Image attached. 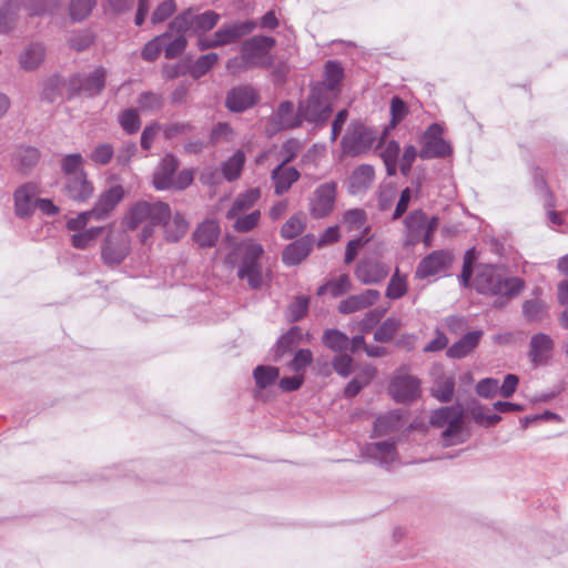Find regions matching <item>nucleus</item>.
<instances>
[{"instance_id": "1", "label": "nucleus", "mask_w": 568, "mask_h": 568, "mask_svg": "<svg viewBox=\"0 0 568 568\" xmlns=\"http://www.w3.org/2000/svg\"><path fill=\"white\" fill-rule=\"evenodd\" d=\"M171 215L170 206L161 201H138L125 213L122 225L126 230L141 227L140 242L145 244L154 233V229Z\"/></svg>"}, {"instance_id": "2", "label": "nucleus", "mask_w": 568, "mask_h": 568, "mask_svg": "<svg viewBox=\"0 0 568 568\" xmlns=\"http://www.w3.org/2000/svg\"><path fill=\"white\" fill-rule=\"evenodd\" d=\"M475 288L483 294L513 297L521 292L524 282L518 277H509L491 265L479 268L474 281Z\"/></svg>"}, {"instance_id": "3", "label": "nucleus", "mask_w": 568, "mask_h": 568, "mask_svg": "<svg viewBox=\"0 0 568 568\" xmlns=\"http://www.w3.org/2000/svg\"><path fill=\"white\" fill-rule=\"evenodd\" d=\"M241 263L237 270L240 280L246 281L253 290L264 285L265 273L261 262L264 253L263 246L254 241H248L241 246Z\"/></svg>"}, {"instance_id": "4", "label": "nucleus", "mask_w": 568, "mask_h": 568, "mask_svg": "<svg viewBox=\"0 0 568 568\" xmlns=\"http://www.w3.org/2000/svg\"><path fill=\"white\" fill-rule=\"evenodd\" d=\"M463 417L464 412L460 406L442 407L433 413L432 425L445 427L443 440L446 446L457 445L465 440Z\"/></svg>"}, {"instance_id": "5", "label": "nucleus", "mask_w": 568, "mask_h": 568, "mask_svg": "<svg viewBox=\"0 0 568 568\" xmlns=\"http://www.w3.org/2000/svg\"><path fill=\"white\" fill-rule=\"evenodd\" d=\"M438 223L437 216L428 220L422 210L410 212L404 220V245L412 246L423 241L426 246H430Z\"/></svg>"}, {"instance_id": "6", "label": "nucleus", "mask_w": 568, "mask_h": 568, "mask_svg": "<svg viewBox=\"0 0 568 568\" xmlns=\"http://www.w3.org/2000/svg\"><path fill=\"white\" fill-rule=\"evenodd\" d=\"M332 113L331 98L324 92V85H314L310 97L300 104V115L303 121L323 124Z\"/></svg>"}, {"instance_id": "7", "label": "nucleus", "mask_w": 568, "mask_h": 568, "mask_svg": "<svg viewBox=\"0 0 568 568\" xmlns=\"http://www.w3.org/2000/svg\"><path fill=\"white\" fill-rule=\"evenodd\" d=\"M219 20L220 14L211 10L200 14L186 10L171 22L170 29L176 32L203 33L213 29Z\"/></svg>"}, {"instance_id": "8", "label": "nucleus", "mask_w": 568, "mask_h": 568, "mask_svg": "<svg viewBox=\"0 0 568 568\" xmlns=\"http://www.w3.org/2000/svg\"><path fill=\"white\" fill-rule=\"evenodd\" d=\"M276 41L272 37L255 36L242 43L241 50L248 64L253 68L271 67L273 58L271 50L274 48Z\"/></svg>"}, {"instance_id": "9", "label": "nucleus", "mask_w": 568, "mask_h": 568, "mask_svg": "<svg viewBox=\"0 0 568 568\" xmlns=\"http://www.w3.org/2000/svg\"><path fill=\"white\" fill-rule=\"evenodd\" d=\"M376 140L377 132L375 130L361 123H354L343 138V151L348 155L355 156L369 151Z\"/></svg>"}, {"instance_id": "10", "label": "nucleus", "mask_w": 568, "mask_h": 568, "mask_svg": "<svg viewBox=\"0 0 568 568\" xmlns=\"http://www.w3.org/2000/svg\"><path fill=\"white\" fill-rule=\"evenodd\" d=\"M389 393L396 402H413L420 394L419 381L409 374L407 367H400L389 384Z\"/></svg>"}, {"instance_id": "11", "label": "nucleus", "mask_w": 568, "mask_h": 568, "mask_svg": "<svg viewBox=\"0 0 568 568\" xmlns=\"http://www.w3.org/2000/svg\"><path fill=\"white\" fill-rule=\"evenodd\" d=\"M337 193L335 182L320 184L310 199V212L312 216L322 219L327 216L334 209Z\"/></svg>"}, {"instance_id": "12", "label": "nucleus", "mask_w": 568, "mask_h": 568, "mask_svg": "<svg viewBox=\"0 0 568 568\" xmlns=\"http://www.w3.org/2000/svg\"><path fill=\"white\" fill-rule=\"evenodd\" d=\"M130 252V240L123 232H110L105 237L101 256L108 265H119Z\"/></svg>"}, {"instance_id": "13", "label": "nucleus", "mask_w": 568, "mask_h": 568, "mask_svg": "<svg viewBox=\"0 0 568 568\" xmlns=\"http://www.w3.org/2000/svg\"><path fill=\"white\" fill-rule=\"evenodd\" d=\"M450 152V144L443 139V128L437 123L432 124L423 135L419 156L422 159L444 158Z\"/></svg>"}, {"instance_id": "14", "label": "nucleus", "mask_w": 568, "mask_h": 568, "mask_svg": "<svg viewBox=\"0 0 568 568\" xmlns=\"http://www.w3.org/2000/svg\"><path fill=\"white\" fill-rule=\"evenodd\" d=\"M106 70L102 67L94 69L88 74H75L70 81V89L73 92H83L89 97L100 94L105 85Z\"/></svg>"}, {"instance_id": "15", "label": "nucleus", "mask_w": 568, "mask_h": 568, "mask_svg": "<svg viewBox=\"0 0 568 568\" xmlns=\"http://www.w3.org/2000/svg\"><path fill=\"white\" fill-rule=\"evenodd\" d=\"M555 349L554 339L546 333L534 334L529 341L528 357L534 367L547 365Z\"/></svg>"}, {"instance_id": "16", "label": "nucleus", "mask_w": 568, "mask_h": 568, "mask_svg": "<svg viewBox=\"0 0 568 568\" xmlns=\"http://www.w3.org/2000/svg\"><path fill=\"white\" fill-rule=\"evenodd\" d=\"M452 261L453 255L449 251H435L419 262L416 270V276L419 278H427L429 276L440 274L448 270Z\"/></svg>"}, {"instance_id": "17", "label": "nucleus", "mask_w": 568, "mask_h": 568, "mask_svg": "<svg viewBox=\"0 0 568 568\" xmlns=\"http://www.w3.org/2000/svg\"><path fill=\"white\" fill-rule=\"evenodd\" d=\"M124 196V190L120 184L112 185L106 191L100 194L95 202L92 213L95 221L105 220L110 213L116 207Z\"/></svg>"}, {"instance_id": "18", "label": "nucleus", "mask_w": 568, "mask_h": 568, "mask_svg": "<svg viewBox=\"0 0 568 568\" xmlns=\"http://www.w3.org/2000/svg\"><path fill=\"white\" fill-rule=\"evenodd\" d=\"M315 237L313 235H305L288 244L283 253L282 261L287 266L300 264L306 258L313 250Z\"/></svg>"}, {"instance_id": "19", "label": "nucleus", "mask_w": 568, "mask_h": 568, "mask_svg": "<svg viewBox=\"0 0 568 568\" xmlns=\"http://www.w3.org/2000/svg\"><path fill=\"white\" fill-rule=\"evenodd\" d=\"M256 27L253 20L234 21L224 24L214 34L220 47L236 42L242 37L251 33Z\"/></svg>"}, {"instance_id": "20", "label": "nucleus", "mask_w": 568, "mask_h": 568, "mask_svg": "<svg viewBox=\"0 0 568 568\" xmlns=\"http://www.w3.org/2000/svg\"><path fill=\"white\" fill-rule=\"evenodd\" d=\"M388 273L389 266L377 260H363L356 268L357 278L365 284L381 282Z\"/></svg>"}, {"instance_id": "21", "label": "nucleus", "mask_w": 568, "mask_h": 568, "mask_svg": "<svg viewBox=\"0 0 568 568\" xmlns=\"http://www.w3.org/2000/svg\"><path fill=\"white\" fill-rule=\"evenodd\" d=\"M364 455L381 466L388 467L397 459L394 443L376 442L365 446Z\"/></svg>"}, {"instance_id": "22", "label": "nucleus", "mask_w": 568, "mask_h": 568, "mask_svg": "<svg viewBox=\"0 0 568 568\" xmlns=\"http://www.w3.org/2000/svg\"><path fill=\"white\" fill-rule=\"evenodd\" d=\"M179 161L172 154H166L154 171L153 185L156 190H168L173 185L174 173Z\"/></svg>"}, {"instance_id": "23", "label": "nucleus", "mask_w": 568, "mask_h": 568, "mask_svg": "<svg viewBox=\"0 0 568 568\" xmlns=\"http://www.w3.org/2000/svg\"><path fill=\"white\" fill-rule=\"evenodd\" d=\"M302 149V143L296 139H290L284 142L281 149L277 151L275 148L263 152L257 159L256 163L262 164L270 158H274L278 164L286 165L291 162Z\"/></svg>"}, {"instance_id": "24", "label": "nucleus", "mask_w": 568, "mask_h": 568, "mask_svg": "<svg viewBox=\"0 0 568 568\" xmlns=\"http://www.w3.org/2000/svg\"><path fill=\"white\" fill-rule=\"evenodd\" d=\"M379 295L377 290H366L361 294L343 300L338 305V311L343 314H349L369 307L377 302Z\"/></svg>"}, {"instance_id": "25", "label": "nucleus", "mask_w": 568, "mask_h": 568, "mask_svg": "<svg viewBox=\"0 0 568 568\" xmlns=\"http://www.w3.org/2000/svg\"><path fill=\"white\" fill-rule=\"evenodd\" d=\"M274 183V192L282 195L300 179V172L293 166L277 164L271 174Z\"/></svg>"}, {"instance_id": "26", "label": "nucleus", "mask_w": 568, "mask_h": 568, "mask_svg": "<svg viewBox=\"0 0 568 568\" xmlns=\"http://www.w3.org/2000/svg\"><path fill=\"white\" fill-rule=\"evenodd\" d=\"M256 102V92L251 87H239L231 90L226 98V106L231 111L242 112Z\"/></svg>"}, {"instance_id": "27", "label": "nucleus", "mask_w": 568, "mask_h": 568, "mask_svg": "<svg viewBox=\"0 0 568 568\" xmlns=\"http://www.w3.org/2000/svg\"><path fill=\"white\" fill-rule=\"evenodd\" d=\"M45 57V49L39 42L27 44L19 54V64L24 71L38 69Z\"/></svg>"}, {"instance_id": "28", "label": "nucleus", "mask_w": 568, "mask_h": 568, "mask_svg": "<svg viewBox=\"0 0 568 568\" xmlns=\"http://www.w3.org/2000/svg\"><path fill=\"white\" fill-rule=\"evenodd\" d=\"M68 195L78 202L87 201L93 193L92 184L87 180L83 172L69 176L65 184Z\"/></svg>"}, {"instance_id": "29", "label": "nucleus", "mask_w": 568, "mask_h": 568, "mask_svg": "<svg viewBox=\"0 0 568 568\" xmlns=\"http://www.w3.org/2000/svg\"><path fill=\"white\" fill-rule=\"evenodd\" d=\"M481 335V331H474L465 334L447 349V356L450 358H463L467 356L476 348Z\"/></svg>"}, {"instance_id": "30", "label": "nucleus", "mask_w": 568, "mask_h": 568, "mask_svg": "<svg viewBox=\"0 0 568 568\" xmlns=\"http://www.w3.org/2000/svg\"><path fill=\"white\" fill-rule=\"evenodd\" d=\"M14 200L17 215L21 217L30 215L37 201L36 186L32 184L21 186L14 193Z\"/></svg>"}, {"instance_id": "31", "label": "nucleus", "mask_w": 568, "mask_h": 568, "mask_svg": "<svg viewBox=\"0 0 568 568\" xmlns=\"http://www.w3.org/2000/svg\"><path fill=\"white\" fill-rule=\"evenodd\" d=\"M261 196V192L258 189H252L244 193H241L234 200L232 206L226 212V219L233 220L237 215L243 214L254 206L257 200Z\"/></svg>"}, {"instance_id": "32", "label": "nucleus", "mask_w": 568, "mask_h": 568, "mask_svg": "<svg viewBox=\"0 0 568 568\" xmlns=\"http://www.w3.org/2000/svg\"><path fill=\"white\" fill-rule=\"evenodd\" d=\"M274 121L277 123L278 129H293L298 126L303 119L300 115V110L295 113L294 104L285 101L280 104Z\"/></svg>"}, {"instance_id": "33", "label": "nucleus", "mask_w": 568, "mask_h": 568, "mask_svg": "<svg viewBox=\"0 0 568 568\" xmlns=\"http://www.w3.org/2000/svg\"><path fill=\"white\" fill-rule=\"evenodd\" d=\"M373 166L364 164L358 166L351 176L349 190L353 194L361 193L369 187L374 181Z\"/></svg>"}, {"instance_id": "34", "label": "nucleus", "mask_w": 568, "mask_h": 568, "mask_svg": "<svg viewBox=\"0 0 568 568\" xmlns=\"http://www.w3.org/2000/svg\"><path fill=\"white\" fill-rule=\"evenodd\" d=\"M219 235V224L215 221H205L194 232V240L202 247H211L216 243Z\"/></svg>"}, {"instance_id": "35", "label": "nucleus", "mask_w": 568, "mask_h": 568, "mask_svg": "<svg viewBox=\"0 0 568 568\" xmlns=\"http://www.w3.org/2000/svg\"><path fill=\"white\" fill-rule=\"evenodd\" d=\"M245 164V154L243 151H236L226 161L221 163V173L223 179L229 182L237 180Z\"/></svg>"}, {"instance_id": "36", "label": "nucleus", "mask_w": 568, "mask_h": 568, "mask_svg": "<svg viewBox=\"0 0 568 568\" xmlns=\"http://www.w3.org/2000/svg\"><path fill=\"white\" fill-rule=\"evenodd\" d=\"M342 224L348 232L357 231L362 233L361 235L365 236H367L371 229L366 222V213L361 209L347 211L344 214Z\"/></svg>"}, {"instance_id": "37", "label": "nucleus", "mask_w": 568, "mask_h": 568, "mask_svg": "<svg viewBox=\"0 0 568 568\" xmlns=\"http://www.w3.org/2000/svg\"><path fill=\"white\" fill-rule=\"evenodd\" d=\"M161 225L164 227L165 239L170 242L179 241L185 235L189 227L185 219L179 213L174 216L171 214L170 217L165 220V222H162Z\"/></svg>"}, {"instance_id": "38", "label": "nucleus", "mask_w": 568, "mask_h": 568, "mask_svg": "<svg viewBox=\"0 0 568 568\" xmlns=\"http://www.w3.org/2000/svg\"><path fill=\"white\" fill-rule=\"evenodd\" d=\"M18 0H8L0 7V33H8L16 26Z\"/></svg>"}, {"instance_id": "39", "label": "nucleus", "mask_w": 568, "mask_h": 568, "mask_svg": "<svg viewBox=\"0 0 568 568\" xmlns=\"http://www.w3.org/2000/svg\"><path fill=\"white\" fill-rule=\"evenodd\" d=\"M323 344L333 352H343L349 348V338L337 329H326L322 337Z\"/></svg>"}, {"instance_id": "40", "label": "nucleus", "mask_w": 568, "mask_h": 568, "mask_svg": "<svg viewBox=\"0 0 568 568\" xmlns=\"http://www.w3.org/2000/svg\"><path fill=\"white\" fill-rule=\"evenodd\" d=\"M375 375V368L367 365L363 368L362 373L355 376L345 387V395L353 397L357 395L361 389L367 385Z\"/></svg>"}, {"instance_id": "41", "label": "nucleus", "mask_w": 568, "mask_h": 568, "mask_svg": "<svg viewBox=\"0 0 568 568\" xmlns=\"http://www.w3.org/2000/svg\"><path fill=\"white\" fill-rule=\"evenodd\" d=\"M97 4V0H70L69 14L72 21L85 20Z\"/></svg>"}, {"instance_id": "42", "label": "nucleus", "mask_w": 568, "mask_h": 568, "mask_svg": "<svg viewBox=\"0 0 568 568\" xmlns=\"http://www.w3.org/2000/svg\"><path fill=\"white\" fill-rule=\"evenodd\" d=\"M280 376V371L274 366L260 365L253 371V377L260 389L272 385Z\"/></svg>"}, {"instance_id": "43", "label": "nucleus", "mask_w": 568, "mask_h": 568, "mask_svg": "<svg viewBox=\"0 0 568 568\" xmlns=\"http://www.w3.org/2000/svg\"><path fill=\"white\" fill-rule=\"evenodd\" d=\"M343 78V68L335 61L325 64V80L316 85H324V92L333 91Z\"/></svg>"}, {"instance_id": "44", "label": "nucleus", "mask_w": 568, "mask_h": 568, "mask_svg": "<svg viewBox=\"0 0 568 568\" xmlns=\"http://www.w3.org/2000/svg\"><path fill=\"white\" fill-rule=\"evenodd\" d=\"M103 230L104 227L97 226L74 233L71 237V243L75 248L84 250L89 247L100 236Z\"/></svg>"}, {"instance_id": "45", "label": "nucleus", "mask_w": 568, "mask_h": 568, "mask_svg": "<svg viewBox=\"0 0 568 568\" xmlns=\"http://www.w3.org/2000/svg\"><path fill=\"white\" fill-rule=\"evenodd\" d=\"M400 426V417L396 413L381 415L374 423V433L376 435H385Z\"/></svg>"}, {"instance_id": "46", "label": "nucleus", "mask_w": 568, "mask_h": 568, "mask_svg": "<svg viewBox=\"0 0 568 568\" xmlns=\"http://www.w3.org/2000/svg\"><path fill=\"white\" fill-rule=\"evenodd\" d=\"M547 304L538 298L526 301L523 305V313L530 322L541 321L547 314Z\"/></svg>"}, {"instance_id": "47", "label": "nucleus", "mask_w": 568, "mask_h": 568, "mask_svg": "<svg viewBox=\"0 0 568 568\" xmlns=\"http://www.w3.org/2000/svg\"><path fill=\"white\" fill-rule=\"evenodd\" d=\"M399 151V144L395 141H390L381 152V158L386 166L388 175H394L396 173Z\"/></svg>"}, {"instance_id": "48", "label": "nucleus", "mask_w": 568, "mask_h": 568, "mask_svg": "<svg viewBox=\"0 0 568 568\" xmlns=\"http://www.w3.org/2000/svg\"><path fill=\"white\" fill-rule=\"evenodd\" d=\"M219 61V55L214 52L201 55L196 59L191 67V74L193 78L199 79L209 72Z\"/></svg>"}, {"instance_id": "49", "label": "nucleus", "mask_w": 568, "mask_h": 568, "mask_svg": "<svg viewBox=\"0 0 568 568\" xmlns=\"http://www.w3.org/2000/svg\"><path fill=\"white\" fill-rule=\"evenodd\" d=\"M61 0H28L26 9L30 16H40L44 13H51L55 9L60 8Z\"/></svg>"}, {"instance_id": "50", "label": "nucleus", "mask_w": 568, "mask_h": 568, "mask_svg": "<svg viewBox=\"0 0 568 568\" xmlns=\"http://www.w3.org/2000/svg\"><path fill=\"white\" fill-rule=\"evenodd\" d=\"M139 109L143 112H155L163 106V97L155 92H143L138 99Z\"/></svg>"}, {"instance_id": "51", "label": "nucleus", "mask_w": 568, "mask_h": 568, "mask_svg": "<svg viewBox=\"0 0 568 568\" xmlns=\"http://www.w3.org/2000/svg\"><path fill=\"white\" fill-rule=\"evenodd\" d=\"M168 39L169 33H163L149 41L142 50L143 59L146 61H154L160 55Z\"/></svg>"}, {"instance_id": "52", "label": "nucleus", "mask_w": 568, "mask_h": 568, "mask_svg": "<svg viewBox=\"0 0 568 568\" xmlns=\"http://www.w3.org/2000/svg\"><path fill=\"white\" fill-rule=\"evenodd\" d=\"M304 229V220L298 215H293L281 227V236L285 240H291L302 234Z\"/></svg>"}, {"instance_id": "53", "label": "nucleus", "mask_w": 568, "mask_h": 568, "mask_svg": "<svg viewBox=\"0 0 568 568\" xmlns=\"http://www.w3.org/2000/svg\"><path fill=\"white\" fill-rule=\"evenodd\" d=\"M119 123L121 128L129 134L135 133L141 128V121L138 111L128 109L120 113Z\"/></svg>"}, {"instance_id": "54", "label": "nucleus", "mask_w": 568, "mask_h": 568, "mask_svg": "<svg viewBox=\"0 0 568 568\" xmlns=\"http://www.w3.org/2000/svg\"><path fill=\"white\" fill-rule=\"evenodd\" d=\"M93 40L94 34L90 30H79L70 34L68 42L72 49L83 51L93 43Z\"/></svg>"}, {"instance_id": "55", "label": "nucleus", "mask_w": 568, "mask_h": 568, "mask_svg": "<svg viewBox=\"0 0 568 568\" xmlns=\"http://www.w3.org/2000/svg\"><path fill=\"white\" fill-rule=\"evenodd\" d=\"M260 219L261 212L258 210H255L248 214H240L232 220L234 221L233 227L237 232H248L257 225Z\"/></svg>"}, {"instance_id": "56", "label": "nucleus", "mask_w": 568, "mask_h": 568, "mask_svg": "<svg viewBox=\"0 0 568 568\" xmlns=\"http://www.w3.org/2000/svg\"><path fill=\"white\" fill-rule=\"evenodd\" d=\"M301 334L300 327L294 326L286 334L282 335L276 344V356H282L290 351L301 337Z\"/></svg>"}, {"instance_id": "57", "label": "nucleus", "mask_w": 568, "mask_h": 568, "mask_svg": "<svg viewBox=\"0 0 568 568\" xmlns=\"http://www.w3.org/2000/svg\"><path fill=\"white\" fill-rule=\"evenodd\" d=\"M407 291L406 277L396 272L389 281L386 296L393 300L402 297Z\"/></svg>"}, {"instance_id": "58", "label": "nucleus", "mask_w": 568, "mask_h": 568, "mask_svg": "<svg viewBox=\"0 0 568 568\" xmlns=\"http://www.w3.org/2000/svg\"><path fill=\"white\" fill-rule=\"evenodd\" d=\"M399 327L396 318H387L375 332L374 338L377 342H388L395 335Z\"/></svg>"}, {"instance_id": "59", "label": "nucleus", "mask_w": 568, "mask_h": 568, "mask_svg": "<svg viewBox=\"0 0 568 568\" xmlns=\"http://www.w3.org/2000/svg\"><path fill=\"white\" fill-rule=\"evenodd\" d=\"M183 33L184 32H178V36L174 39L169 41L170 40V38H169L166 40V43L164 44L163 49L165 52V57L168 59L176 58L184 51V49L186 47V39Z\"/></svg>"}, {"instance_id": "60", "label": "nucleus", "mask_w": 568, "mask_h": 568, "mask_svg": "<svg viewBox=\"0 0 568 568\" xmlns=\"http://www.w3.org/2000/svg\"><path fill=\"white\" fill-rule=\"evenodd\" d=\"M114 155V150L111 144L102 143L94 148L91 152L90 159L100 165L108 164Z\"/></svg>"}, {"instance_id": "61", "label": "nucleus", "mask_w": 568, "mask_h": 568, "mask_svg": "<svg viewBox=\"0 0 568 568\" xmlns=\"http://www.w3.org/2000/svg\"><path fill=\"white\" fill-rule=\"evenodd\" d=\"M455 382L453 378H445L433 389V394L440 402H449L454 395Z\"/></svg>"}, {"instance_id": "62", "label": "nucleus", "mask_w": 568, "mask_h": 568, "mask_svg": "<svg viewBox=\"0 0 568 568\" xmlns=\"http://www.w3.org/2000/svg\"><path fill=\"white\" fill-rule=\"evenodd\" d=\"M397 196V189L394 184L389 183L381 187L378 194V206L381 210H388Z\"/></svg>"}, {"instance_id": "63", "label": "nucleus", "mask_w": 568, "mask_h": 568, "mask_svg": "<svg viewBox=\"0 0 568 568\" xmlns=\"http://www.w3.org/2000/svg\"><path fill=\"white\" fill-rule=\"evenodd\" d=\"M308 308V297L298 296L288 307V318L292 322L300 321L303 318Z\"/></svg>"}, {"instance_id": "64", "label": "nucleus", "mask_w": 568, "mask_h": 568, "mask_svg": "<svg viewBox=\"0 0 568 568\" xmlns=\"http://www.w3.org/2000/svg\"><path fill=\"white\" fill-rule=\"evenodd\" d=\"M176 9L175 2L173 0L163 1L158 6L155 11L151 17L152 23H161L165 21Z\"/></svg>"}]
</instances>
